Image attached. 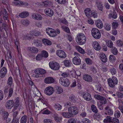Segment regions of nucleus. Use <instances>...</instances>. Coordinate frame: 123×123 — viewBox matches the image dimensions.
I'll list each match as a JSON object with an SVG mask.
<instances>
[{"label": "nucleus", "instance_id": "nucleus-1", "mask_svg": "<svg viewBox=\"0 0 123 123\" xmlns=\"http://www.w3.org/2000/svg\"><path fill=\"white\" fill-rule=\"evenodd\" d=\"M86 37L83 33L79 34L76 39L77 42L80 45H82L86 42Z\"/></svg>", "mask_w": 123, "mask_h": 123}, {"label": "nucleus", "instance_id": "nucleus-2", "mask_svg": "<svg viewBox=\"0 0 123 123\" xmlns=\"http://www.w3.org/2000/svg\"><path fill=\"white\" fill-rule=\"evenodd\" d=\"M108 85L110 87L113 88L117 84L118 80L116 77H113L112 79H108Z\"/></svg>", "mask_w": 123, "mask_h": 123}, {"label": "nucleus", "instance_id": "nucleus-3", "mask_svg": "<svg viewBox=\"0 0 123 123\" xmlns=\"http://www.w3.org/2000/svg\"><path fill=\"white\" fill-rule=\"evenodd\" d=\"M92 34L95 39H99L101 37V34L99 31L97 29L92 28L91 30Z\"/></svg>", "mask_w": 123, "mask_h": 123}, {"label": "nucleus", "instance_id": "nucleus-4", "mask_svg": "<svg viewBox=\"0 0 123 123\" xmlns=\"http://www.w3.org/2000/svg\"><path fill=\"white\" fill-rule=\"evenodd\" d=\"M34 72L36 74L35 77L37 78H40L41 76L40 75L44 74L46 73V70L43 69L38 68L35 69Z\"/></svg>", "mask_w": 123, "mask_h": 123}, {"label": "nucleus", "instance_id": "nucleus-5", "mask_svg": "<svg viewBox=\"0 0 123 123\" xmlns=\"http://www.w3.org/2000/svg\"><path fill=\"white\" fill-rule=\"evenodd\" d=\"M59 80L60 83L64 86H68L70 84L69 80L66 78L61 77Z\"/></svg>", "mask_w": 123, "mask_h": 123}, {"label": "nucleus", "instance_id": "nucleus-6", "mask_svg": "<svg viewBox=\"0 0 123 123\" xmlns=\"http://www.w3.org/2000/svg\"><path fill=\"white\" fill-rule=\"evenodd\" d=\"M74 54L77 55V56L74 57L73 59V63L76 65H80L81 63V61L79 56L80 55H79L77 53L75 52Z\"/></svg>", "mask_w": 123, "mask_h": 123}, {"label": "nucleus", "instance_id": "nucleus-7", "mask_svg": "<svg viewBox=\"0 0 123 123\" xmlns=\"http://www.w3.org/2000/svg\"><path fill=\"white\" fill-rule=\"evenodd\" d=\"M68 112L72 115H75L78 113L77 108L75 106H72L69 108Z\"/></svg>", "mask_w": 123, "mask_h": 123}, {"label": "nucleus", "instance_id": "nucleus-8", "mask_svg": "<svg viewBox=\"0 0 123 123\" xmlns=\"http://www.w3.org/2000/svg\"><path fill=\"white\" fill-rule=\"evenodd\" d=\"M49 65L51 69L55 70H58L60 66L59 64L55 62H50L49 63Z\"/></svg>", "mask_w": 123, "mask_h": 123}, {"label": "nucleus", "instance_id": "nucleus-9", "mask_svg": "<svg viewBox=\"0 0 123 123\" xmlns=\"http://www.w3.org/2000/svg\"><path fill=\"white\" fill-rule=\"evenodd\" d=\"M54 92L53 88L51 86H49L46 87L45 89L44 93L46 95H50Z\"/></svg>", "mask_w": 123, "mask_h": 123}, {"label": "nucleus", "instance_id": "nucleus-10", "mask_svg": "<svg viewBox=\"0 0 123 123\" xmlns=\"http://www.w3.org/2000/svg\"><path fill=\"white\" fill-rule=\"evenodd\" d=\"M46 32L50 36L53 37L55 36V30L50 28H48L46 30Z\"/></svg>", "mask_w": 123, "mask_h": 123}, {"label": "nucleus", "instance_id": "nucleus-11", "mask_svg": "<svg viewBox=\"0 0 123 123\" xmlns=\"http://www.w3.org/2000/svg\"><path fill=\"white\" fill-rule=\"evenodd\" d=\"M57 55L59 57L64 58L66 57V54L63 51L61 50H57L56 51Z\"/></svg>", "mask_w": 123, "mask_h": 123}, {"label": "nucleus", "instance_id": "nucleus-12", "mask_svg": "<svg viewBox=\"0 0 123 123\" xmlns=\"http://www.w3.org/2000/svg\"><path fill=\"white\" fill-rule=\"evenodd\" d=\"M14 105V101L12 100H9L6 103V107L7 109H11Z\"/></svg>", "mask_w": 123, "mask_h": 123}, {"label": "nucleus", "instance_id": "nucleus-13", "mask_svg": "<svg viewBox=\"0 0 123 123\" xmlns=\"http://www.w3.org/2000/svg\"><path fill=\"white\" fill-rule=\"evenodd\" d=\"M32 18L34 19L38 20H41L42 19V16L39 14L33 13L32 15Z\"/></svg>", "mask_w": 123, "mask_h": 123}, {"label": "nucleus", "instance_id": "nucleus-14", "mask_svg": "<svg viewBox=\"0 0 123 123\" xmlns=\"http://www.w3.org/2000/svg\"><path fill=\"white\" fill-rule=\"evenodd\" d=\"M99 57L101 61L105 63L107 60L106 56L104 53H100Z\"/></svg>", "mask_w": 123, "mask_h": 123}, {"label": "nucleus", "instance_id": "nucleus-15", "mask_svg": "<svg viewBox=\"0 0 123 123\" xmlns=\"http://www.w3.org/2000/svg\"><path fill=\"white\" fill-rule=\"evenodd\" d=\"M44 12L47 15L50 17L52 16L54 14L53 10L49 8H46L44 10Z\"/></svg>", "mask_w": 123, "mask_h": 123}, {"label": "nucleus", "instance_id": "nucleus-16", "mask_svg": "<svg viewBox=\"0 0 123 123\" xmlns=\"http://www.w3.org/2000/svg\"><path fill=\"white\" fill-rule=\"evenodd\" d=\"M83 97L84 99L87 101H89L91 99V97L90 94L87 92H84L83 93Z\"/></svg>", "mask_w": 123, "mask_h": 123}, {"label": "nucleus", "instance_id": "nucleus-17", "mask_svg": "<svg viewBox=\"0 0 123 123\" xmlns=\"http://www.w3.org/2000/svg\"><path fill=\"white\" fill-rule=\"evenodd\" d=\"M54 79L52 77H48L44 80V82L46 84L53 83L54 81Z\"/></svg>", "mask_w": 123, "mask_h": 123}, {"label": "nucleus", "instance_id": "nucleus-18", "mask_svg": "<svg viewBox=\"0 0 123 123\" xmlns=\"http://www.w3.org/2000/svg\"><path fill=\"white\" fill-rule=\"evenodd\" d=\"M83 78L87 82H91L92 80L91 76L88 74L84 75L83 76Z\"/></svg>", "mask_w": 123, "mask_h": 123}, {"label": "nucleus", "instance_id": "nucleus-19", "mask_svg": "<svg viewBox=\"0 0 123 123\" xmlns=\"http://www.w3.org/2000/svg\"><path fill=\"white\" fill-rule=\"evenodd\" d=\"M92 46L94 48L97 50H99L101 49L100 45L96 41H95L93 42L92 44Z\"/></svg>", "mask_w": 123, "mask_h": 123}, {"label": "nucleus", "instance_id": "nucleus-20", "mask_svg": "<svg viewBox=\"0 0 123 123\" xmlns=\"http://www.w3.org/2000/svg\"><path fill=\"white\" fill-rule=\"evenodd\" d=\"M84 12L86 15L87 17H89L92 16V12L90 8H86L84 10Z\"/></svg>", "mask_w": 123, "mask_h": 123}, {"label": "nucleus", "instance_id": "nucleus-21", "mask_svg": "<svg viewBox=\"0 0 123 123\" xmlns=\"http://www.w3.org/2000/svg\"><path fill=\"white\" fill-rule=\"evenodd\" d=\"M105 112H107L108 114L110 115H112L113 114V110L109 106H106L104 108Z\"/></svg>", "mask_w": 123, "mask_h": 123}, {"label": "nucleus", "instance_id": "nucleus-22", "mask_svg": "<svg viewBox=\"0 0 123 123\" xmlns=\"http://www.w3.org/2000/svg\"><path fill=\"white\" fill-rule=\"evenodd\" d=\"M96 5L98 9L102 12L103 7L102 3L99 1H97Z\"/></svg>", "mask_w": 123, "mask_h": 123}, {"label": "nucleus", "instance_id": "nucleus-23", "mask_svg": "<svg viewBox=\"0 0 123 123\" xmlns=\"http://www.w3.org/2000/svg\"><path fill=\"white\" fill-rule=\"evenodd\" d=\"M97 27L99 28H101L103 27V24L101 21L100 20H97L95 23Z\"/></svg>", "mask_w": 123, "mask_h": 123}, {"label": "nucleus", "instance_id": "nucleus-24", "mask_svg": "<svg viewBox=\"0 0 123 123\" xmlns=\"http://www.w3.org/2000/svg\"><path fill=\"white\" fill-rule=\"evenodd\" d=\"M2 13L3 14V17L4 20H8V13L6 10L5 9H4L3 10Z\"/></svg>", "mask_w": 123, "mask_h": 123}, {"label": "nucleus", "instance_id": "nucleus-25", "mask_svg": "<svg viewBox=\"0 0 123 123\" xmlns=\"http://www.w3.org/2000/svg\"><path fill=\"white\" fill-rule=\"evenodd\" d=\"M55 89L57 93L59 94L62 93L63 91V89L60 86H55Z\"/></svg>", "mask_w": 123, "mask_h": 123}, {"label": "nucleus", "instance_id": "nucleus-26", "mask_svg": "<svg viewBox=\"0 0 123 123\" xmlns=\"http://www.w3.org/2000/svg\"><path fill=\"white\" fill-rule=\"evenodd\" d=\"M9 87H11L13 84V79L12 77H10L8 78L6 83Z\"/></svg>", "mask_w": 123, "mask_h": 123}, {"label": "nucleus", "instance_id": "nucleus-27", "mask_svg": "<svg viewBox=\"0 0 123 123\" xmlns=\"http://www.w3.org/2000/svg\"><path fill=\"white\" fill-rule=\"evenodd\" d=\"M13 92V88L12 87H10L9 89L8 96L6 98L7 100L9 98L12 96Z\"/></svg>", "mask_w": 123, "mask_h": 123}, {"label": "nucleus", "instance_id": "nucleus-28", "mask_svg": "<svg viewBox=\"0 0 123 123\" xmlns=\"http://www.w3.org/2000/svg\"><path fill=\"white\" fill-rule=\"evenodd\" d=\"M54 117L55 120L57 122H60L61 121V118L59 117L58 114L55 113L54 115Z\"/></svg>", "mask_w": 123, "mask_h": 123}, {"label": "nucleus", "instance_id": "nucleus-29", "mask_svg": "<svg viewBox=\"0 0 123 123\" xmlns=\"http://www.w3.org/2000/svg\"><path fill=\"white\" fill-rule=\"evenodd\" d=\"M34 43L37 47H40L42 46V44L40 41L38 39L35 40Z\"/></svg>", "mask_w": 123, "mask_h": 123}, {"label": "nucleus", "instance_id": "nucleus-30", "mask_svg": "<svg viewBox=\"0 0 123 123\" xmlns=\"http://www.w3.org/2000/svg\"><path fill=\"white\" fill-rule=\"evenodd\" d=\"M42 42L45 45H50L52 44L51 42L47 39H43L42 40Z\"/></svg>", "mask_w": 123, "mask_h": 123}, {"label": "nucleus", "instance_id": "nucleus-31", "mask_svg": "<svg viewBox=\"0 0 123 123\" xmlns=\"http://www.w3.org/2000/svg\"><path fill=\"white\" fill-rule=\"evenodd\" d=\"M29 15L28 13L27 12H23L21 13L19 15V16L22 18H25L27 17Z\"/></svg>", "mask_w": 123, "mask_h": 123}, {"label": "nucleus", "instance_id": "nucleus-32", "mask_svg": "<svg viewBox=\"0 0 123 123\" xmlns=\"http://www.w3.org/2000/svg\"><path fill=\"white\" fill-rule=\"evenodd\" d=\"M71 114L68 112H64L62 113V115L64 117L67 118H69L71 117Z\"/></svg>", "mask_w": 123, "mask_h": 123}, {"label": "nucleus", "instance_id": "nucleus-33", "mask_svg": "<svg viewBox=\"0 0 123 123\" xmlns=\"http://www.w3.org/2000/svg\"><path fill=\"white\" fill-rule=\"evenodd\" d=\"M69 99L70 101L74 103H75L77 100L76 98L73 95H71L70 96Z\"/></svg>", "mask_w": 123, "mask_h": 123}, {"label": "nucleus", "instance_id": "nucleus-34", "mask_svg": "<svg viewBox=\"0 0 123 123\" xmlns=\"http://www.w3.org/2000/svg\"><path fill=\"white\" fill-rule=\"evenodd\" d=\"M28 49L32 53H37L38 51L37 48L34 47H29Z\"/></svg>", "mask_w": 123, "mask_h": 123}, {"label": "nucleus", "instance_id": "nucleus-35", "mask_svg": "<svg viewBox=\"0 0 123 123\" xmlns=\"http://www.w3.org/2000/svg\"><path fill=\"white\" fill-rule=\"evenodd\" d=\"M27 121V116L26 115L23 116L21 118L20 123H26Z\"/></svg>", "mask_w": 123, "mask_h": 123}, {"label": "nucleus", "instance_id": "nucleus-36", "mask_svg": "<svg viewBox=\"0 0 123 123\" xmlns=\"http://www.w3.org/2000/svg\"><path fill=\"white\" fill-rule=\"evenodd\" d=\"M30 34H32L35 36H37L41 35L40 32L37 30H34L30 32Z\"/></svg>", "mask_w": 123, "mask_h": 123}, {"label": "nucleus", "instance_id": "nucleus-37", "mask_svg": "<svg viewBox=\"0 0 123 123\" xmlns=\"http://www.w3.org/2000/svg\"><path fill=\"white\" fill-rule=\"evenodd\" d=\"M55 109L57 111L60 110L62 108V106L59 104H56L54 105Z\"/></svg>", "mask_w": 123, "mask_h": 123}, {"label": "nucleus", "instance_id": "nucleus-38", "mask_svg": "<svg viewBox=\"0 0 123 123\" xmlns=\"http://www.w3.org/2000/svg\"><path fill=\"white\" fill-rule=\"evenodd\" d=\"M76 48L77 50L80 53L82 54H84L85 53L84 50L80 46H76Z\"/></svg>", "mask_w": 123, "mask_h": 123}, {"label": "nucleus", "instance_id": "nucleus-39", "mask_svg": "<svg viewBox=\"0 0 123 123\" xmlns=\"http://www.w3.org/2000/svg\"><path fill=\"white\" fill-rule=\"evenodd\" d=\"M111 48V52L114 55H117L118 53V51L116 48L115 47H112Z\"/></svg>", "mask_w": 123, "mask_h": 123}, {"label": "nucleus", "instance_id": "nucleus-40", "mask_svg": "<svg viewBox=\"0 0 123 123\" xmlns=\"http://www.w3.org/2000/svg\"><path fill=\"white\" fill-rule=\"evenodd\" d=\"M91 70L93 74H96L97 73V70L96 68L94 66L91 67Z\"/></svg>", "mask_w": 123, "mask_h": 123}, {"label": "nucleus", "instance_id": "nucleus-41", "mask_svg": "<svg viewBox=\"0 0 123 123\" xmlns=\"http://www.w3.org/2000/svg\"><path fill=\"white\" fill-rule=\"evenodd\" d=\"M22 23L23 25L25 26H27L30 24L29 21L27 19L22 20Z\"/></svg>", "mask_w": 123, "mask_h": 123}, {"label": "nucleus", "instance_id": "nucleus-42", "mask_svg": "<svg viewBox=\"0 0 123 123\" xmlns=\"http://www.w3.org/2000/svg\"><path fill=\"white\" fill-rule=\"evenodd\" d=\"M91 108L92 110V111L95 113H97L98 111L97 108L96 106L94 105H92Z\"/></svg>", "mask_w": 123, "mask_h": 123}, {"label": "nucleus", "instance_id": "nucleus-43", "mask_svg": "<svg viewBox=\"0 0 123 123\" xmlns=\"http://www.w3.org/2000/svg\"><path fill=\"white\" fill-rule=\"evenodd\" d=\"M15 46L16 47L17 49L18 53L19 52V45L18 42L16 39V40H15Z\"/></svg>", "mask_w": 123, "mask_h": 123}, {"label": "nucleus", "instance_id": "nucleus-44", "mask_svg": "<svg viewBox=\"0 0 123 123\" xmlns=\"http://www.w3.org/2000/svg\"><path fill=\"white\" fill-rule=\"evenodd\" d=\"M107 43V46L109 47L112 48V47H113V43L111 40L108 41Z\"/></svg>", "mask_w": 123, "mask_h": 123}, {"label": "nucleus", "instance_id": "nucleus-45", "mask_svg": "<svg viewBox=\"0 0 123 123\" xmlns=\"http://www.w3.org/2000/svg\"><path fill=\"white\" fill-rule=\"evenodd\" d=\"M114 116L117 117H119L121 115V113L119 111H117L115 112Z\"/></svg>", "mask_w": 123, "mask_h": 123}, {"label": "nucleus", "instance_id": "nucleus-46", "mask_svg": "<svg viewBox=\"0 0 123 123\" xmlns=\"http://www.w3.org/2000/svg\"><path fill=\"white\" fill-rule=\"evenodd\" d=\"M41 54L42 55L43 57H47L48 56V53L45 51L44 50L42 51L41 52Z\"/></svg>", "mask_w": 123, "mask_h": 123}, {"label": "nucleus", "instance_id": "nucleus-47", "mask_svg": "<svg viewBox=\"0 0 123 123\" xmlns=\"http://www.w3.org/2000/svg\"><path fill=\"white\" fill-rule=\"evenodd\" d=\"M94 98L97 99L99 100L100 101L102 99H103V97L102 96L100 95L96 94L94 95Z\"/></svg>", "mask_w": 123, "mask_h": 123}, {"label": "nucleus", "instance_id": "nucleus-48", "mask_svg": "<svg viewBox=\"0 0 123 123\" xmlns=\"http://www.w3.org/2000/svg\"><path fill=\"white\" fill-rule=\"evenodd\" d=\"M64 65L65 66L69 67L70 66V63L68 61L66 60H64Z\"/></svg>", "mask_w": 123, "mask_h": 123}, {"label": "nucleus", "instance_id": "nucleus-49", "mask_svg": "<svg viewBox=\"0 0 123 123\" xmlns=\"http://www.w3.org/2000/svg\"><path fill=\"white\" fill-rule=\"evenodd\" d=\"M30 35L29 34H27L26 35H25L23 36L24 40L28 39L30 40L31 38V36H30Z\"/></svg>", "mask_w": 123, "mask_h": 123}, {"label": "nucleus", "instance_id": "nucleus-50", "mask_svg": "<svg viewBox=\"0 0 123 123\" xmlns=\"http://www.w3.org/2000/svg\"><path fill=\"white\" fill-rule=\"evenodd\" d=\"M8 112L6 111H5L4 112L3 114V119L5 120L6 119L8 116Z\"/></svg>", "mask_w": 123, "mask_h": 123}, {"label": "nucleus", "instance_id": "nucleus-51", "mask_svg": "<svg viewBox=\"0 0 123 123\" xmlns=\"http://www.w3.org/2000/svg\"><path fill=\"white\" fill-rule=\"evenodd\" d=\"M59 20L60 22L64 24L67 25L68 24V22L65 18H64L63 19H60Z\"/></svg>", "mask_w": 123, "mask_h": 123}, {"label": "nucleus", "instance_id": "nucleus-52", "mask_svg": "<svg viewBox=\"0 0 123 123\" xmlns=\"http://www.w3.org/2000/svg\"><path fill=\"white\" fill-rule=\"evenodd\" d=\"M61 75L63 77H62L66 78L69 76V74L68 73L64 72Z\"/></svg>", "mask_w": 123, "mask_h": 123}, {"label": "nucleus", "instance_id": "nucleus-53", "mask_svg": "<svg viewBox=\"0 0 123 123\" xmlns=\"http://www.w3.org/2000/svg\"><path fill=\"white\" fill-rule=\"evenodd\" d=\"M107 102L106 99L105 97H103V99H102L101 100H100V102L102 104H105Z\"/></svg>", "mask_w": 123, "mask_h": 123}, {"label": "nucleus", "instance_id": "nucleus-54", "mask_svg": "<svg viewBox=\"0 0 123 123\" xmlns=\"http://www.w3.org/2000/svg\"><path fill=\"white\" fill-rule=\"evenodd\" d=\"M6 24L4 23H2V26L1 25H0V29H1V28L4 29L6 31Z\"/></svg>", "mask_w": 123, "mask_h": 123}, {"label": "nucleus", "instance_id": "nucleus-55", "mask_svg": "<svg viewBox=\"0 0 123 123\" xmlns=\"http://www.w3.org/2000/svg\"><path fill=\"white\" fill-rule=\"evenodd\" d=\"M112 25L113 28L115 29L118 27V24L116 22H114L112 23Z\"/></svg>", "mask_w": 123, "mask_h": 123}, {"label": "nucleus", "instance_id": "nucleus-56", "mask_svg": "<svg viewBox=\"0 0 123 123\" xmlns=\"http://www.w3.org/2000/svg\"><path fill=\"white\" fill-rule=\"evenodd\" d=\"M43 58V56L41 54H38L36 56V59L37 60H40L42 59Z\"/></svg>", "mask_w": 123, "mask_h": 123}, {"label": "nucleus", "instance_id": "nucleus-57", "mask_svg": "<svg viewBox=\"0 0 123 123\" xmlns=\"http://www.w3.org/2000/svg\"><path fill=\"white\" fill-rule=\"evenodd\" d=\"M117 44L118 46L120 47L123 45V42L120 40H118L117 41Z\"/></svg>", "mask_w": 123, "mask_h": 123}, {"label": "nucleus", "instance_id": "nucleus-58", "mask_svg": "<svg viewBox=\"0 0 123 123\" xmlns=\"http://www.w3.org/2000/svg\"><path fill=\"white\" fill-rule=\"evenodd\" d=\"M44 123H53V121L49 119H45L43 120Z\"/></svg>", "mask_w": 123, "mask_h": 123}, {"label": "nucleus", "instance_id": "nucleus-59", "mask_svg": "<svg viewBox=\"0 0 123 123\" xmlns=\"http://www.w3.org/2000/svg\"><path fill=\"white\" fill-rule=\"evenodd\" d=\"M43 114H51L52 112H51L49 111L48 109L44 110L42 113Z\"/></svg>", "mask_w": 123, "mask_h": 123}, {"label": "nucleus", "instance_id": "nucleus-60", "mask_svg": "<svg viewBox=\"0 0 123 123\" xmlns=\"http://www.w3.org/2000/svg\"><path fill=\"white\" fill-rule=\"evenodd\" d=\"M61 27L62 28H63L64 29V30L66 32L68 33L70 32V30L69 28L68 27L63 26H62Z\"/></svg>", "mask_w": 123, "mask_h": 123}, {"label": "nucleus", "instance_id": "nucleus-61", "mask_svg": "<svg viewBox=\"0 0 123 123\" xmlns=\"http://www.w3.org/2000/svg\"><path fill=\"white\" fill-rule=\"evenodd\" d=\"M110 71L111 73L113 75L117 73V70L116 69L114 68H111Z\"/></svg>", "mask_w": 123, "mask_h": 123}, {"label": "nucleus", "instance_id": "nucleus-62", "mask_svg": "<svg viewBox=\"0 0 123 123\" xmlns=\"http://www.w3.org/2000/svg\"><path fill=\"white\" fill-rule=\"evenodd\" d=\"M105 29L107 31L110 30L111 29V25L109 24L105 25Z\"/></svg>", "mask_w": 123, "mask_h": 123}, {"label": "nucleus", "instance_id": "nucleus-63", "mask_svg": "<svg viewBox=\"0 0 123 123\" xmlns=\"http://www.w3.org/2000/svg\"><path fill=\"white\" fill-rule=\"evenodd\" d=\"M76 122L75 119L74 118H71L68 120V123H75Z\"/></svg>", "mask_w": 123, "mask_h": 123}, {"label": "nucleus", "instance_id": "nucleus-64", "mask_svg": "<svg viewBox=\"0 0 123 123\" xmlns=\"http://www.w3.org/2000/svg\"><path fill=\"white\" fill-rule=\"evenodd\" d=\"M82 123H90V121L88 119L85 118L82 121Z\"/></svg>", "mask_w": 123, "mask_h": 123}]
</instances>
